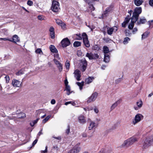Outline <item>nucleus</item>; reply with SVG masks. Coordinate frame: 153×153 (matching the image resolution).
Segmentation results:
<instances>
[{"mask_svg": "<svg viewBox=\"0 0 153 153\" xmlns=\"http://www.w3.org/2000/svg\"><path fill=\"white\" fill-rule=\"evenodd\" d=\"M153 143V136H147L143 141V147L146 149L152 145Z\"/></svg>", "mask_w": 153, "mask_h": 153, "instance_id": "1", "label": "nucleus"}, {"mask_svg": "<svg viewBox=\"0 0 153 153\" xmlns=\"http://www.w3.org/2000/svg\"><path fill=\"white\" fill-rule=\"evenodd\" d=\"M142 12V9L140 7H137L134 10L132 17V21L136 22L138 19L139 15Z\"/></svg>", "mask_w": 153, "mask_h": 153, "instance_id": "2", "label": "nucleus"}, {"mask_svg": "<svg viewBox=\"0 0 153 153\" xmlns=\"http://www.w3.org/2000/svg\"><path fill=\"white\" fill-rule=\"evenodd\" d=\"M58 2L55 0H53L52 2L51 7V10L54 12H58L60 9Z\"/></svg>", "mask_w": 153, "mask_h": 153, "instance_id": "3", "label": "nucleus"}, {"mask_svg": "<svg viewBox=\"0 0 153 153\" xmlns=\"http://www.w3.org/2000/svg\"><path fill=\"white\" fill-rule=\"evenodd\" d=\"M143 116L140 114H137L135 117L134 119L132 122V124L135 125L137 123L140 122L143 118Z\"/></svg>", "mask_w": 153, "mask_h": 153, "instance_id": "4", "label": "nucleus"}, {"mask_svg": "<svg viewBox=\"0 0 153 153\" xmlns=\"http://www.w3.org/2000/svg\"><path fill=\"white\" fill-rule=\"evenodd\" d=\"M83 42L85 46L88 48L90 46L89 41L88 40L87 36L85 33H82V35Z\"/></svg>", "mask_w": 153, "mask_h": 153, "instance_id": "5", "label": "nucleus"}, {"mask_svg": "<svg viewBox=\"0 0 153 153\" xmlns=\"http://www.w3.org/2000/svg\"><path fill=\"white\" fill-rule=\"evenodd\" d=\"M98 96V93L96 92H95L92 94L89 97L87 101L88 103H90L91 102L94 101L97 97Z\"/></svg>", "mask_w": 153, "mask_h": 153, "instance_id": "6", "label": "nucleus"}, {"mask_svg": "<svg viewBox=\"0 0 153 153\" xmlns=\"http://www.w3.org/2000/svg\"><path fill=\"white\" fill-rule=\"evenodd\" d=\"M62 46L63 48H65L69 46L71 42L67 38L64 39L61 42Z\"/></svg>", "mask_w": 153, "mask_h": 153, "instance_id": "7", "label": "nucleus"}, {"mask_svg": "<svg viewBox=\"0 0 153 153\" xmlns=\"http://www.w3.org/2000/svg\"><path fill=\"white\" fill-rule=\"evenodd\" d=\"M80 150V147L77 145H76L68 153H78Z\"/></svg>", "mask_w": 153, "mask_h": 153, "instance_id": "8", "label": "nucleus"}, {"mask_svg": "<svg viewBox=\"0 0 153 153\" xmlns=\"http://www.w3.org/2000/svg\"><path fill=\"white\" fill-rule=\"evenodd\" d=\"M12 84L14 87H20L21 86V82L16 79H13L12 81Z\"/></svg>", "mask_w": 153, "mask_h": 153, "instance_id": "9", "label": "nucleus"}, {"mask_svg": "<svg viewBox=\"0 0 153 153\" xmlns=\"http://www.w3.org/2000/svg\"><path fill=\"white\" fill-rule=\"evenodd\" d=\"M74 76L77 80L79 81L80 80V78L81 77V72L78 70L75 71L74 73Z\"/></svg>", "mask_w": 153, "mask_h": 153, "instance_id": "10", "label": "nucleus"}, {"mask_svg": "<svg viewBox=\"0 0 153 153\" xmlns=\"http://www.w3.org/2000/svg\"><path fill=\"white\" fill-rule=\"evenodd\" d=\"M131 145L130 143V141L129 139L125 140L123 143L121 145V147H128L129 146Z\"/></svg>", "mask_w": 153, "mask_h": 153, "instance_id": "11", "label": "nucleus"}, {"mask_svg": "<svg viewBox=\"0 0 153 153\" xmlns=\"http://www.w3.org/2000/svg\"><path fill=\"white\" fill-rule=\"evenodd\" d=\"M96 123L95 122L92 121H90V123L89 124V126L88 127L89 130H91L94 129L96 127Z\"/></svg>", "mask_w": 153, "mask_h": 153, "instance_id": "12", "label": "nucleus"}, {"mask_svg": "<svg viewBox=\"0 0 153 153\" xmlns=\"http://www.w3.org/2000/svg\"><path fill=\"white\" fill-rule=\"evenodd\" d=\"M10 41L14 43H16L17 42L19 41V39L17 35H15L13 36L12 39H10Z\"/></svg>", "mask_w": 153, "mask_h": 153, "instance_id": "13", "label": "nucleus"}, {"mask_svg": "<svg viewBox=\"0 0 153 153\" xmlns=\"http://www.w3.org/2000/svg\"><path fill=\"white\" fill-rule=\"evenodd\" d=\"M82 71H84L86 70L87 66V62L85 59H84L82 61Z\"/></svg>", "mask_w": 153, "mask_h": 153, "instance_id": "14", "label": "nucleus"}, {"mask_svg": "<svg viewBox=\"0 0 153 153\" xmlns=\"http://www.w3.org/2000/svg\"><path fill=\"white\" fill-rule=\"evenodd\" d=\"M78 120L79 123H84L86 122L85 117L83 115H80L78 117Z\"/></svg>", "mask_w": 153, "mask_h": 153, "instance_id": "15", "label": "nucleus"}, {"mask_svg": "<svg viewBox=\"0 0 153 153\" xmlns=\"http://www.w3.org/2000/svg\"><path fill=\"white\" fill-rule=\"evenodd\" d=\"M129 139L131 145H132L134 143L138 141L137 138L134 137L130 138H129Z\"/></svg>", "mask_w": 153, "mask_h": 153, "instance_id": "16", "label": "nucleus"}, {"mask_svg": "<svg viewBox=\"0 0 153 153\" xmlns=\"http://www.w3.org/2000/svg\"><path fill=\"white\" fill-rule=\"evenodd\" d=\"M120 100H119L113 104L111 107V111H112L117 106L118 104L120 103Z\"/></svg>", "mask_w": 153, "mask_h": 153, "instance_id": "17", "label": "nucleus"}, {"mask_svg": "<svg viewBox=\"0 0 153 153\" xmlns=\"http://www.w3.org/2000/svg\"><path fill=\"white\" fill-rule=\"evenodd\" d=\"M146 22V19L144 17L140 18L139 21L137 22L138 25L143 24L145 23Z\"/></svg>", "mask_w": 153, "mask_h": 153, "instance_id": "18", "label": "nucleus"}, {"mask_svg": "<svg viewBox=\"0 0 153 153\" xmlns=\"http://www.w3.org/2000/svg\"><path fill=\"white\" fill-rule=\"evenodd\" d=\"M94 77H89L85 79V82L87 84H89L94 79Z\"/></svg>", "mask_w": 153, "mask_h": 153, "instance_id": "19", "label": "nucleus"}, {"mask_svg": "<svg viewBox=\"0 0 153 153\" xmlns=\"http://www.w3.org/2000/svg\"><path fill=\"white\" fill-rule=\"evenodd\" d=\"M111 10V9L110 7H108L106 9L104 12L103 13L102 15V18H103L105 17L106 16H107V14L108 13V12H109Z\"/></svg>", "mask_w": 153, "mask_h": 153, "instance_id": "20", "label": "nucleus"}, {"mask_svg": "<svg viewBox=\"0 0 153 153\" xmlns=\"http://www.w3.org/2000/svg\"><path fill=\"white\" fill-rule=\"evenodd\" d=\"M110 60V57L108 54H104V57L103 61L106 63L108 62Z\"/></svg>", "mask_w": 153, "mask_h": 153, "instance_id": "21", "label": "nucleus"}, {"mask_svg": "<svg viewBox=\"0 0 153 153\" xmlns=\"http://www.w3.org/2000/svg\"><path fill=\"white\" fill-rule=\"evenodd\" d=\"M50 49L51 52L57 53L58 52L57 49L53 45H51L50 46Z\"/></svg>", "mask_w": 153, "mask_h": 153, "instance_id": "22", "label": "nucleus"}, {"mask_svg": "<svg viewBox=\"0 0 153 153\" xmlns=\"http://www.w3.org/2000/svg\"><path fill=\"white\" fill-rule=\"evenodd\" d=\"M135 22H134L133 21H132V18L131 20V22L129 25L128 26V28L130 30L132 29L134 26V23Z\"/></svg>", "mask_w": 153, "mask_h": 153, "instance_id": "23", "label": "nucleus"}, {"mask_svg": "<svg viewBox=\"0 0 153 153\" xmlns=\"http://www.w3.org/2000/svg\"><path fill=\"white\" fill-rule=\"evenodd\" d=\"M84 82L82 81L81 82H76V84L79 86V89L80 90H81L82 88V86L84 85Z\"/></svg>", "mask_w": 153, "mask_h": 153, "instance_id": "24", "label": "nucleus"}, {"mask_svg": "<svg viewBox=\"0 0 153 153\" xmlns=\"http://www.w3.org/2000/svg\"><path fill=\"white\" fill-rule=\"evenodd\" d=\"M93 54L91 53H87L86 54V56L88 57L89 59H93Z\"/></svg>", "mask_w": 153, "mask_h": 153, "instance_id": "25", "label": "nucleus"}, {"mask_svg": "<svg viewBox=\"0 0 153 153\" xmlns=\"http://www.w3.org/2000/svg\"><path fill=\"white\" fill-rule=\"evenodd\" d=\"M143 2L142 0H135L134 3L137 6L140 5Z\"/></svg>", "mask_w": 153, "mask_h": 153, "instance_id": "26", "label": "nucleus"}, {"mask_svg": "<svg viewBox=\"0 0 153 153\" xmlns=\"http://www.w3.org/2000/svg\"><path fill=\"white\" fill-rule=\"evenodd\" d=\"M103 52L104 54H108L109 52L108 48L106 46H104Z\"/></svg>", "mask_w": 153, "mask_h": 153, "instance_id": "27", "label": "nucleus"}, {"mask_svg": "<svg viewBox=\"0 0 153 153\" xmlns=\"http://www.w3.org/2000/svg\"><path fill=\"white\" fill-rule=\"evenodd\" d=\"M81 43L80 42L78 41H75L74 43V46L75 47H78L81 45Z\"/></svg>", "mask_w": 153, "mask_h": 153, "instance_id": "28", "label": "nucleus"}, {"mask_svg": "<svg viewBox=\"0 0 153 153\" xmlns=\"http://www.w3.org/2000/svg\"><path fill=\"white\" fill-rule=\"evenodd\" d=\"M130 39L128 37H126L124 39V41L123 42L124 44H127L128 42V41L130 40Z\"/></svg>", "mask_w": 153, "mask_h": 153, "instance_id": "29", "label": "nucleus"}, {"mask_svg": "<svg viewBox=\"0 0 153 153\" xmlns=\"http://www.w3.org/2000/svg\"><path fill=\"white\" fill-rule=\"evenodd\" d=\"M113 32H114V31L112 27L108 29L107 33L109 35H111Z\"/></svg>", "mask_w": 153, "mask_h": 153, "instance_id": "30", "label": "nucleus"}, {"mask_svg": "<svg viewBox=\"0 0 153 153\" xmlns=\"http://www.w3.org/2000/svg\"><path fill=\"white\" fill-rule=\"evenodd\" d=\"M50 117V115H48L46 117L42 120V123H45L48 120Z\"/></svg>", "mask_w": 153, "mask_h": 153, "instance_id": "31", "label": "nucleus"}, {"mask_svg": "<svg viewBox=\"0 0 153 153\" xmlns=\"http://www.w3.org/2000/svg\"><path fill=\"white\" fill-rule=\"evenodd\" d=\"M149 35L148 33H143L142 35V39H143L147 38Z\"/></svg>", "mask_w": 153, "mask_h": 153, "instance_id": "32", "label": "nucleus"}, {"mask_svg": "<svg viewBox=\"0 0 153 153\" xmlns=\"http://www.w3.org/2000/svg\"><path fill=\"white\" fill-rule=\"evenodd\" d=\"M24 72L23 70H21L16 73L17 75H20L24 74Z\"/></svg>", "mask_w": 153, "mask_h": 153, "instance_id": "33", "label": "nucleus"}, {"mask_svg": "<svg viewBox=\"0 0 153 153\" xmlns=\"http://www.w3.org/2000/svg\"><path fill=\"white\" fill-rule=\"evenodd\" d=\"M18 117L19 118H23L25 117L24 114L21 113L19 114L18 115Z\"/></svg>", "mask_w": 153, "mask_h": 153, "instance_id": "34", "label": "nucleus"}, {"mask_svg": "<svg viewBox=\"0 0 153 153\" xmlns=\"http://www.w3.org/2000/svg\"><path fill=\"white\" fill-rule=\"evenodd\" d=\"M70 64L69 61L67 60L65 63L66 68L68 70L70 67Z\"/></svg>", "mask_w": 153, "mask_h": 153, "instance_id": "35", "label": "nucleus"}, {"mask_svg": "<svg viewBox=\"0 0 153 153\" xmlns=\"http://www.w3.org/2000/svg\"><path fill=\"white\" fill-rule=\"evenodd\" d=\"M137 106L139 108L141 107L142 105V102L141 100H140L137 102Z\"/></svg>", "mask_w": 153, "mask_h": 153, "instance_id": "36", "label": "nucleus"}, {"mask_svg": "<svg viewBox=\"0 0 153 153\" xmlns=\"http://www.w3.org/2000/svg\"><path fill=\"white\" fill-rule=\"evenodd\" d=\"M56 22L57 24L59 25L62 24V21L59 19H56Z\"/></svg>", "mask_w": 153, "mask_h": 153, "instance_id": "37", "label": "nucleus"}, {"mask_svg": "<svg viewBox=\"0 0 153 153\" xmlns=\"http://www.w3.org/2000/svg\"><path fill=\"white\" fill-rule=\"evenodd\" d=\"M53 61L56 64V65H59L61 64L59 61H57L56 59H53Z\"/></svg>", "mask_w": 153, "mask_h": 153, "instance_id": "38", "label": "nucleus"}, {"mask_svg": "<svg viewBox=\"0 0 153 153\" xmlns=\"http://www.w3.org/2000/svg\"><path fill=\"white\" fill-rule=\"evenodd\" d=\"M54 59H57L58 60L60 59V58L59 57V54L57 53H56L54 54Z\"/></svg>", "mask_w": 153, "mask_h": 153, "instance_id": "39", "label": "nucleus"}, {"mask_svg": "<svg viewBox=\"0 0 153 153\" xmlns=\"http://www.w3.org/2000/svg\"><path fill=\"white\" fill-rule=\"evenodd\" d=\"M122 80V78H119L117 79L115 81L116 84H118L121 82Z\"/></svg>", "mask_w": 153, "mask_h": 153, "instance_id": "40", "label": "nucleus"}, {"mask_svg": "<svg viewBox=\"0 0 153 153\" xmlns=\"http://www.w3.org/2000/svg\"><path fill=\"white\" fill-rule=\"evenodd\" d=\"M111 152V151H109V152L108 151L106 152L103 149L101 150L98 153H110Z\"/></svg>", "mask_w": 153, "mask_h": 153, "instance_id": "41", "label": "nucleus"}, {"mask_svg": "<svg viewBox=\"0 0 153 153\" xmlns=\"http://www.w3.org/2000/svg\"><path fill=\"white\" fill-rule=\"evenodd\" d=\"M57 67L58 68L59 71L61 72L62 71V64H61L57 66Z\"/></svg>", "mask_w": 153, "mask_h": 153, "instance_id": "42", "label": "nucleus"}, {"mask_svg": "<svg viewBox=\"0 0 153 153\" xmlns=\"http://www.w3.org/2000/svg\"><path fill=\"white\" fill-rule=\"evenodd\" d=\"M99 47L98 46V45H95L93 47V49L95 50L98 51L99 50Z\"/></svg>", "mask_w": 153, "mask_h": 153, "instance_id": "43", "label": "nucleus"}, {"mask_svg": "<svg viewBox=\"0 0 153 153\" xmlns=\"http://www.w3.org/2000/svg\"><path fill=\"white\" fill-rule=\"evenodd\" d=\"M89 4V8L90 9V10L91 11L94 10H95V8L93 5L92 4H90V3Z\"/></svg>", "mask_w": 153, "mask_h": 153, "instance_id": "44", "label": "nucleus"}, {"mask_svg": "<svg viewBox=\"0 0 153 153\" xmlns=\"http://www.w3.org/2000/svg\"><path fill=\"white\" fill-rule=\"evenodd\" d=\"M59 25L63 29H65V28L66 25L63 22H62V24Z\"/></svg>", "mask_w": 153, "mask_h": 153, "instance_id": "45", "label": "nucleus"}, {"mask_svg": "<svg viewBox=\"0 0 153 153\" xmlns=\"http://www.w3.org/2000/svg\"><path fill=\"white\" fill-rule=\"evenodd\" d=\"M5 78L6 82L7 83H8L10 80L9 77L8 76H6L5 77Z\"/></svg>", "mask_w": 153, "mask_h": 153, "instance_id": "46", "label": "nucleus"}, {"mask_svg": "<svg viewBox=\"0 0 153 153\" xmlns=\"http://www.w3.org/2000/svg\"><path fill=\"white\" fill-rule=\"evenodd\" d=\"M50 36L52 39H54L55 38V33L54 32H50Z\"/></svg>", "mask_w": 153, "mask_h": 153, "instance_id": "47", "label": "nucleus"}, {"mask_svg": "<svg viewBox=\"0 0 153 153\" xmlns=\"http://www.w3.org/2000/svg\"><path fill=\"white\" fill-rule=\"evenodd\" d=\"M65 90L67 91H70L71 89L70 86L68 85L65 86Z\"/></svg>", "mask_w": 153, "mask_h": 153, "instance_id": "48", "label": "nucleus"}, {"mask_svg": "<svg viewBox=\"0 0 153 153\" xmlns=\"http://www.w3.org/2000/svg\"><path fill=\"white\" fill-rule=\"evenodd\" d=\"M93 59H96L99 57V56L97 53H94L93 54Z\"/></svg>", "mask_w": 153, "mask_h": 153, "instance_id": "49", "label": "nucleus"}, {"mask_svg": "<svg viewBox=\"0 0 153 153\" xmlns=\"http://www.w3.org/2000/svg\"><path fill=\"white\" fill-rule=\"evenodd\" d=\"M27 3L28 5L30 6H31L33 4V2L32 1L30 0H28L27 1Z\"/></svg>", "mask_w": 153, "mask_h": 153, "instance_id": "50", "label": "nucleus"}, {"mask_svg": "<svg viewBox=\"0 0 153 153\" xmlns=\"http://www.w3.org/2000/svg\"><path fill=\"white\" fill-rule=\"evenodd\" d=\"M42 52V51L40 48H38L35 51V52L37 53L40 54Z\"/></svg>", "mask_w": 153, "mask_h": 153, "instance_id": "51", "label": "nucleus"}, {"mask_svg": "<svg viewBox=\"0 0 153 153\" xmlns=\"http://www.w3.org/2000/svg\"><path fill=\"white\" fill-rule=\"evenodd\" d=\"M38 19L39 20H42L44 19V17L41 15H39L38 16Z\"/></svg>", "mask_w": 153, "mask_h": 153, "instance_id": "52", "label": "nucleus"}, {"mask_svg": "<svg viewBox=\"0 0 153 153\" xmlns=\"http://www.w3.org/2000/svg\"><path fill=\"white\" fill-rule=\"evenodd\" d=\"M130 20V18L127 17L125 19V20L124 21V22L127 23V24L129 22Z\"/></svg>", "mask_w": 153, "mask_h": 153, "instance_id": "53", "label": "nucleus"}, {"mask_svg": "<svg viewBox=\"0 0 153 153\" xmlns=\"http://www.w3.org/2000/svg\"><path fill=\"white\" fill-rule=\"evenodd\" d=\"M137 31V28L135 27L132 30V32L133 34H134L136 33V32Z\"/></svg>", "mask_w": 153, "mask_h": 153, "instance_id": "54", "label": "nucleus"}, {"mask_svg": "<svg viewBox=\"0 0 153 153\" xmlns=\"http://www.w3.org/2000/svg\"><path fill=\"white\" fill-rule=\"evenodd\" d=\"M70 127L69 126H68L67 127V128L66 129V133L67 134H68L70 132Z\"/></svg>", "mask_w": 153, "mask_h": 153, "instance_id": "55", "label": "nucleus"}, {"mask_svg": "<svg viewBox=\"0 0 153 153\" xmlns=\"http://www.w3.org/2000/svg\"><path fill=\"white\" fill-rule=\"evenodd\" d=\"M112 28L114 32H116L118 30V28L116 26L113 27Z\"/></svg>", "mask_w": 153, "mask_h": 153, "instance_id": "56", "label": "nucleus"}, {"mask_svg": "<svg viewBox=\"0 0 153 153\" xmlns=\"http://www.w3.org/2000/svg\"><path fill=\"white\" fill-rule=\"evenodd\" d=\"M47 149H48V147L47 146H46L45 147V150L44 151H41V153H47V152L48 150H47Z\"/></svg>", "mask_w": 153, "mask_h": 153, "instance_id": "57", "label": "nucleus"}, {"mask_svg": "<svg viewBox=\"0 0 153 153\" xmlns=\"http://www.w3.org/2000/svg\"><path fill=\"white\" fill-rule=\"evenodd\" d=\"M49 31L50 32H54V28L53 27H51L50 28Z\"/></svg>", "mask_w": 153, "mask_h": 153, "instance_id": "58", "label": "nucleus"}, {"mask_svg": "<svg viewBox=\"0 0 153 153\" xmlns=\"http://www.w3.org/2000/svg\"><path fill=\"white\" fill-rule=\"evenodd\" d=\"M150 27L152 26L153 27V20H151L150 21H149Z\"/></svg>", "mask_w": 153, "mask_h": 153, "instance_id": "59", "label": "nucleus"}, {"mask_svg": "<svg viewBox=\"0 0 153 153\" xmlns=\"http://www.w3.org/2000/svg\"><path fill=\"white\" fill-rule=\"evenodd\" d=\"M149 3L151 6L153 7V0H150Z\"/></svg>", "mask_w": 153, "mask_h": 153, "instance_id": "60", "label": "nucleus"}, {"mask_svg": "<svg viewBox=\"0 0 153 153\" xmlns=\"http://www.w3.org/2000/svg\"><path fill=\"white\" fill-rule=\"evenodd\" d=\"M4 40V41H7L8 40L10 41V39H9L8 38H0V40Z\"/></svg>", "mask_w": 153, "mask_h": 153, "instance_id": "61", "label": "nucleus"}, {"mask_svg": "<svg viewBox=\"0 0 153 153\" xmlns=\"http://www.w3.org/2000/svg\"><path fill=\"white\" fill-rule=\"evenodd\" d=\"M127 24V23L124 22L122 24V27H126V25Z\"/></svg>", "mask_w": 153, "mask_h": 153, "instance_id": "62", "label": "nucleus"}, {"mask_svg": "<svg viewBox=\"0 0 153 153\" xmlns=\"http://www.w3.org/2000/svg\"><path fill=\"white\" fill-rule=\"evenodd\" d=\"M53 149L56 150V151H57L58 149V148L57 146H54L53 147Z\"/></svg>", "mask_w": 153, "mask_h": 153, "instance_id": "63", "label": "nucleus"}, {"mask_svg": "<svg viewBox=\"0 0 153 153\" xmlns=\"http://www.w3.org/2000/svg\"><path fill=\"white\" fill-rule=\"evenodd\" d=\"M56 103L55 100L54 99H52L51 101V103L52 104H54Z\"/></svg>", "mask_w": 153, "mask_h": 153, "instance_id": "64", "label": "nucleus"}]
</instances>
